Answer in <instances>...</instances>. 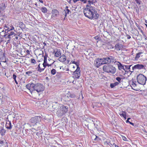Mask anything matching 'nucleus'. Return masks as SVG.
<instances>
[{"label": "nucleus", "instance_id": "nucleus-37", "mask_svg": "<svg viewBox=\"0 0 147 147\" xmlns=\"http://www.w3.org/2000/svg\"><path fill=\"white\" fill-rule=\"evenodd\" d=\"M56 73V71L55 69H53L51 70V74L54 75H55Z\"/></svg>", "mask_w": 147, "mask_h": 147}, {"label": "nucleus", "instance_id": "nucleus-17", "mask_svg": "<svg viewBox=\"0 0 147 147\" xmlns=\"http://www.w3.org/2000/svg\"><path fill=\"white\" fill-rule=\"evenodd\" d=\"M47 54H45V56H44V63L42 64H49V63H47ZM51 61H52V62H53L51 63H50V64H53L55 62V61L53 60H51Z\"/></svg>", "mask_w": 147, "mask_h": 147}, {"label": "nucleus", "instance_id": "nucleus-16", "mask_svg": "<svg viewBox=\"0 0 147 147\" xmlns=\"http://www.w3.org/2000/svg\"><path fill=\"white\" fill-rule=\"evenodd\" d=\"M56 114L58 116L61 117L64 115L65 114V113L64 112H63L61 109L59 108V109L57 111Z\"/></svg>", "mask_w": 147, "mask_h": 147}, {"label": "nucleus", "instance_id": "nucleus-11", "mask_svg": "<svg viewBox=\"0 0 147 147\" xmlns=\"http://www.w3.org/2000/svg\"><path fill=\"white\" fill-rule=\"evenodd\" d=\"M43 65V68L41 67L40 66V65H38L37 68H38V71H39V72H41L42 71H43L45 69V68L47 66H51V65Z\"/></svg>", "mask_w": 147, "mask_h": 147}, {"label": "nucleus", "instance_id": "nucleus-53", "mask_svg": "<svg viewBox=\"0 0 147 147\" xmlns=\"http://www.w3.org/2000/svg\"><path fill=\"white\" fill-rule=\"evenodd\" d=\"M122 114H125V115H126V113L125 111H122Z\"/></svg>", "mask_w": 147, "mask_h": 147}, {"label": "nucleus", "instance_id": "nucleus-63", "mask_svg": "<svg viewBox=\"0 0 147 147\" xmlns=\"http://www.w3.org/2000/svg\"><path fill=\"white\" fill-rule=\"evenodd\" d=\"M1 6H3V7H4L5 6V4L3 3H2Z\"/></svg>", "mask_w": 147, "mask_h": 147}, {"label": "nucleus", "instance_id": "nucleus-15", "mask_svg": "<svg viewBox=\"0 0 147 147\" xmlns=\"http://www.w3.org/2000/svg\"><path fill=\"white\" fill-rule=\"evenodd\" d=\"M53 53L54 54L55 56L56 57H58L61 55V53L60 51L57 49L56 51H54Z\"/></svg>", "mask_w": 147, "mask_h": 147}, {"label": "nucleus", "instance_id": "nucleus-6", "mask_svg": "<svg viewBox=\"0 0 147 147\" xmlns=\"http://www.w3.org/2000/svg\"><path fill=\"white\" fill-rule=\"evenodd\" d=\"M41 118L40 116L34 117L30 119V122L33 124V125L36 124L40 121Z\"/></svg>", "mask_w": 147, "mask_h": 147}, {"label": "nucleus", "instance_id": "nucleus-29", "mask_svg": "<svg viewBox=\"0 0 147 147\" xmlns=\"http://www.w3.org/2000/svg\"><path fill=\"white\" fill-rule=\"evenodd\" d=\"M65 66H63L61 67H60V69H62L63 71L64 70H66V71H69V69L67 67V68Z\"/></svg>", "mask_w": 147, "mask_h": 147}, {"label": "nucleus", "instance_id": "nucleus-18", "mask_svg": "<svg viewBox=\"0 0 147 147\" xmlns=\"http://www.w3.org/2000/svg\"><path fill=\"white\" fill-rule=\"evenodd\" d=\"M52 107L53 109L57 110L59 107V104L57 102H54L53 103Z\"/></svg>", "mask_w": 147, "mask_h": 147}, {"label": "nucleus", "instance_id": "nucleus-42", "mask_svg": "<svg viewBox=\"0 0 147 147\" xmlns=\"http://www.w3.org/2000/svg\"><path fill=\"white\" fill-rule=\"evenodd\" d=\"M121 78L119 77H117L116 78V80L119 83L121 82Z\"/></svg>", "mask_w": 147, "mask_h": 147}, {"label": "nucleus", "instance_id": "nucleus-54", "mask_svg": "<svg viewBox=\"0 0 147 147\" xmlns=\"http://www.w3.org/2000/svg\"><path fill=\"white\" fill-rule=\"evenodd\" d=\"M14 80L15 81L16 83V84H18V83L17 81L16 80V79H14Z\"/></svg>", "mask_w": 147, "mask_h": 147}, {"label": "nucleus", "instance_id": "nucleus-52", "mask_svg": "<svg viewBox=\"0 0 147 147\" xmlns=\"http://www.w3.org/2000/svg\"><path fill=\"white\" fill-rule=\"evenodd\" d=\"M14 28L13 27H12L10 29L8 30V31H11L12 30H14Z\"/></svg>", "mask_w": 147, "mask_h": 147}, {"label": "nucleus", "instance_id": "nucleus-59", "mask_svg": "<svg viewBox=\"0 0 147 147\" xmlns=\"http://www.w3.org/2000/svg\"><path fill=\"white\" fill-rule=\"evenodd\" d=\"M32 131H34V130H36V129H34V128H32Z\"/></svg>", "mask_w": 147, "mask_h": 147}, {"label": "nucleus", "instance_id": "nucleus-38", "mask_svg": "<svg viewBox=\"0 0 147 147\" xmlns=\"http://www.w3.org/2000/svg\"><path fill=\"white\" fill-rule=\"evenodd\" d=\"M56 76L59 78H61L62 76V74L61 73H58L56 75Z\"/></svg>", "mask_w": 147, "mask_h": 147}, {"label": "nucleus", "instance_id": "nucleus-7", "mask_svg": "<svg viewBox=\"0 0 147 147\" xmlns=\"http://www.w3.org/2000/svg\"><path fill=\"white\" fill-rule=\"evenodd\" d=\"M77 67V69L74 72V77L78 79L80 76V70L79 65H76Z\"/></svg>", "mask_w": 147, "mask_h": 147}, {"label": "nucleus", "instance_id": "nucleus-64", "mask_svg": "<svg viewBox=\"0 0 147 147\" xmlns=\"http://www.w3.org/2000/svg\"><path fill=\"white\" fill-rule=\"evenodd\" d=\"M123 117L125 119H126V115H125V117Z\"/></svg>", "mask_w": 147, "mask_h": 147}, {"label": "nucleus", "instance_id": "nucleus-8", "mask_svg": "<svg viewBox=\"0 0 147 147\" xmlns=\"http://www.w3.org/2000/svg\"><path fill=\"white\" fill-rule=\"evenodd\" d=\"M95 3H88L87 5L86 6V8L84 9L87 10H89L92 11H96L95 10V8L94 7Z\"/></svg>", "mask_w": 147, "mask_h": 147}, {"label": "nucleus", "instance_id": "nucleus-41", "mask_svg": "<svg viewBox=\"0 0 147 147\" xmlns=\"http://www.w3.org/2000/svg\"><path fill=\"white\" fill-rule=\"evenodd\" d=\"M31 63L36 64V61L33 59H31Z\"/></svg>", "mask_w": 147, "mask_h": 147}, {"label": "nucleus", "instance_id": "nucleus-60", "mask_svg": "<svg viewBox=\"0 0 147 147\" xmlns=\"http://www.w3.org/2000/svg\"><path fill=\"white\" fill-rule=\"evenodd\" d=\"M126 122L127 123H129L130 122V121H129V120L127 119V120L126 121Z\"/></svg>", "mask_w": 147, "mask_h": 147}, {"label": "nucleus", "instance_id": "nucleus-48", "mask_svg": "<svg viewBox=\"0 0 147 147\" xmlns=\"http://www.w3.org/2000/svg\"><path fill=\"white\" fill-rule=\"evenodd\" d=\"M126 36L127 37V38L128 39H129L131 38L130 36L128 34H127L126 35Z\"/></svg>", "mask_w": 147, "mask_h": 147}, {"label": "nucleus", "instance_id": "nucleus-10", "mask_svg": "<svg viewBox=\"0 0 147 147\" xmlns=\"http://www.w3.org/2000/svg\"><path fill=\"white\" fill-rule=\"evenodd\" d=\"M52 18H56L59 15V11L57 9H53L52 11Z\"/></svg>", "mask_w": 147, "mask_h": 147}, {"label": "nucleus", "instance_id": "nucleus-33", "mask_svg": "<svg viewBox=\"0 0 147 147\" xmlns=\"http://www.w3.org/2000/svg\"><path fill=\"white\" fill-rule=\"evenodd\" d=\"M19 25L20 26V27L21 28H24L25 26V24L22 22H20L19 23Z\"/></svg>", "mask_w": 147, "mask_h": 147}, {"label": "nucleus", "instance_id": "nucleus-50", "mask_svg": "<svg viewBox=\"0 0 147 147\" xmlns=\"http://www.w3.org/2000/svg\"><path fill=\"white\" fill-rule=\"evenodd\" d=\"M94 38L96 40H98L99 39V37L97 36L94 37Z\"/></svg>", "mask_w": 147, "mask_h": 147}, {"label": "nucleus", "instance_id": "nucleus-39", "mask_svg": "<svg viewBox=\"0 0 147 147\" xmlns=\"http://www.w3.org/2000/svg\"><path fill=\"white\" fill-rule=\"evenodd\" d=\"M132 85L133 87H135L136 86V82L134 80H132Z\"/></svg>", "mask_w": 147, "mask_h": 147}, {"label": "nucleus", "instance_id": "nucleus-9", "mask_svg": "<svg viewBox=\"0 0 147 147\" xmlns=\"http://www.w3.org/2000/svg\"><path fill=\"white\" fill-rule=\"evenodd\" d=\"M34 84L32 83H29L27 84L26 87V88L30 90L31 92H32L34 91Z\"/></svg>", "mask_w": 147, "mask_h": 147}, {"label": "nucleus", "instance_id": "nucleus-35", "mask_svg": "<svg viewBox=\"0 0 147 147\" xmlns=\"http://www.w3.org/2000/svg\"><path fill=\"white\" fill-rule=\"evenodd\" d=\"M35 71H28L26 72V74L28 75V76H30V74H32L33 72Z\"/></svg>", "mask_w": 147, "mask_h": 147}, {"label": "nucleus", "instance_id": "nucleus-61", "mask_svg": "<svg viewBox=\"0 0 147 147\" xmlns=\"http://www.w3.org/2000/svg\"><path fill=\"white\" fill-rule=\"evenodd\" d=\"M96 65V67L97 68H98L100 65Z\"/></svg>", "mask_w": 147, "mask_h": 147}, {"label": "nucleus", "instance_id": "nucleus-2", "mask_svg": "<svg viewBox=\"0 0 147 147\" xmlns=\"http://www.w3.org/2000/svg\"><path fill=\"white\" fill-rule=\"evenodd\" d=\"M83 12L85 16L90 19H97L99 16L96 11L84 9Z\"/></svg>", "mask_w": 147, "mask_h": 147}, {"label": "nucleus", "instance_id": "nucleus-5", "mask_svg": "<svg viewBox=\"0 0 147 147\" xmlns=\"http://www.w3.org/2000/svg\"><path fill=\"white\" fill-rule=\"evenodd\" d=\"M34 91L36 90L38 92H42L44 89V86L40 83L34 84Z\"/></svg>", "mask_w": 147, "mask_h": 147}, {"label": "nucleus", "instance_id": "nucleus-44", "mask_svg": "<svg viewBox=\"0 0 147 147\" xmlns=\"http://www.w3.org/2000/svg\"><path fill=\"white\" fill-rule=\"evenodd\" d=\"M15 36H14V37H15V38H13V39L14 40H17L18 39V36H17V35L16 34H15ZM13 37V36H12V37Z\"/></svg>", "mask_w": 147, "mask_h": 147}, {"label": "nucleus", "instance_id": "nucleus-4", "mask_svg": "<svg viewBox=\"0 0 147 147\" xmlns=\"http://www.w3.org/2000/svg\"><path fill=\"white\" fill-rule=\"evenodd\" d=\"M137 79L138 84L143 85L146 84L147 78L143 74H140L138 75L137 77Z\"/></svg>", "mask_w": 147, "mask_h": 147}, {"label": "nucleus", "instance_id": "nucleus-56", "mask_svg": "<svg viewBox=\"0 0 147 147\" xmlns=\"http://www.w3.org/2000/svg\"><path fill=\"white\" fill-rule=\"evenodd\" d=\"M79 0H73V1L74 3H75L77 1H79Z\"/></svg>", "mask_w": 147, "mask_h": 147}, {"label": "nucleus", "instance_id": "nucleus-22", "mask_svg": "<svg viewBox=\"0 0 147 147\" xmlns=\"http://www.w3.org/2000/svg\"><path fill=\"white\" fill-rule=\"evenodd\" d=\"M122 47V45L119 44H116L115 45V48L117 50H120Z\"/></svg>", "mask_w": 147, "mask_h": 147}, {"label": "nucleus", "instance_id": "nucleus-47", "mask_svg": "<svg viewBox=\"0 0 147 147\" xmlns=\"http://www.w3.org/2000/svg\"><path fill=\"white\" fill-rule=\"evenodd\" d=\"M13 78L14 79H16V76L15 74H13Z\"/></svg>", "mask_w": 147, "mask_h": 147}, {"label": "nucleus", "instance_id": "nucleus-51", "mask_svg": "<svg viewBox=\"0 0 147 147\" xmlns=\"http://www.w3.org/2000/svg\"><path fill=\"white\" fill-rule=\"evenodd\" d=\"M120 115L121 116H122L123 117H125V115H125V114H120Z\"/></svg>", "mask_w": 147, "mask_h": 147}, {"label": "nucleus", "instance_id": "nucleus-36", "mask_svg": "<svg viewBox=\"0 0 147 147\" xmlns=\"http://www.w3.org/2000/svg\"><path fill=\"white\" fill-rule=\"evenodd\" d=\"M110 143H111L110 140H107V141L104 142V144H105L110 145L109 144H110Z\"/></svg>", "mask_w": 147, "mask_h": 147}, {"label": "nucleus", "instance_id": "nucleus-19", "mask_svg": "<svg viewBox=\"0 0 147 147\" xmlns=\"http://www.w3.org/2000/svg\"><path fill=\"white\" fill-rule=\"evenodd\" d=\"M66 59V57L65 55H63L61 56L59 58V60L62 62H63L65 61Z\"/></svg>", "mask_w": 147, "mask_h": 147}, {"label": "nucleus", "instance_id": "nucleus-43", "mask_svg": "<svg viewBox=\"0 0 147 147\" xmlns=\"http://www.w3.org/2000/svg\"><path fill=\"white\" fill-rule=\"evenodd\" d=\"M135 1L137 4H138V5H140L141 2L140 0H136Z\"/></svg>", "mask_w": 147, "mask_h": 147}, {"label": "nucleus", "instance_id": "nucleus-30", "mask_svg": "<svg viewBox=\"0 0 147 147\" xmlns=\"http://www.w3.org/2000/svg\"><path fill=\"white\" fill-rule=\"evenodd\" d=\"M142 53V52H139L136 54V56L135 57V59L136 60H137L138 59L140 56V55Z\"/></svg>", "mask_w": 147, "mask_h": 147}, {"label": "nucleus", "instance_id": "nucleus-32", "mask_svg": "<svg viewBox=\"0 0 147 147\" xmlns=\"http://www.w3.org/2000/svg\"><path fill=\"white\" fill-rule=\"evenodd\" d=\"M6 132V130L3 129H1V135L3 136L5 135Z\"/></svg>", "mask_w": 147, "mask_h": 147}, {"label": "nucleus", "instance_id": "nucleus-3", "mask_svg": "<svg viewBox=\"0 0 147 147\" xmlns=\"http://www.w3.org/2000/svg\"><path fill=\"white\" fill-rule=\"evenodd\" d=\"M103 71L107 73L114 74L116 71L115 68L113 67L112 65H105L103 67Z\"/></svg>", "mask_w": 147, "mask_h": 147}, {"label": "nucleus", "instance_id": "nucleus-23", "mask_svg": "<svg viewBox=\"0 0 147 147\" xmlns=\"http://www.w3.org/2000/svg\"><path fill=\"white\" fill-rule=\"evenodd\" d=\"M118 66V68L119 70H122L123 69V70L125 71V70H126V69H125L126 68H125L126 66H125V65H117Z\"/></svg>", "mask_w": 147, "mask_h": 147}, {"label": "nucleus", "instance_id": "nucleus-45", "mask_svg": "<svg viewBox=\"0 0 147 147\" xmlns=\"http://www.w3.org/2000/svg\"><path fill=\"white\" fill-rule=\"evenodd\" d=\"M96 136V137L95 138V139H94L95 140H96L97 141H99V140H100V138Z\"/></svg>", "mask_w": 147, "mask_h": 147}, {"label": "nucleus", "instance_id": "nucleus-62", "mask_svg": "<svg viewBox=\"0 0 147 147\" xmlns=\"http://www.w3.org/2000/svg\"><path fill=\"white\" fill-rule=\"evenodd\" d=\"M43 44L45 46H46V43H45V42H43Z\"/></svg>", "mask_w": 147, "mask_h": 147}, {"label": "nucleus", "instance_id": "nucleus-21", "mask_svg": "<svg viewBox=\"0 0 147 147\" xmlns=\"http://www.w3.org/2000/svg\"><path fill=\"white\" fill-rule=\"evenodd\" d=\"M3 33H4L5 35H3V36H4L6 38L9 39H10L11 38V36H9L8 34H7V32L6 33L5 31H4V30H3L1 32V34H2Z\"/></svg>", "mask_w": 147, "mask_h": 147}, {"label": "nucleus", "instance_id": "nucleus-40", "mask_svg": "<svg viewBox=\"0 0 147 147\" xmlns=\"http://www.w3.org/2000/svg\"><path fill=\"white\" fill-rule=\"evenodd\" d=\"M69 97L71 98H73L76 97V95L74 94H71L69 96Z\"/></svg>", "mask_w": 147, "mask_h": 147}, {"label": "nucleus", "instance_id": "nucleus-49", "mask_svg": "<svg viewBox=\"0 0 147 147\" xmlns=\"http://www.w3.org/2000/svg\"><path fill=\"white\" fill-rule=\"evenodd\" d=\"M26 52L27 53V54H30V51L28 50H27L26 51Z\"/></svg>", "mask_w": 147, "mask_h": 147}, {"label": "nucleus", "instance_id": "nucleus-12", "mask_svg": "<svg viewBox=\"0 0 147 147\" xmlns=\"http://www.w3.org/2000/svg\"><path fill=\"white\" fill-rule=\"evenodd\" d=\"M144 66L143 65H135L132 67V70L138 69H141L144 68Z\"/></svg>", "mask_w": 147, "mask_h": 147}, {"label": "nucleus", "instance_id": "nucleus-58", "mask_svg": "<svg viewBox=\"0 0 147 147\" xmlns=\"http://www.w3.org/2000/svg\"><path fill=\"white\" fill-rule=\"evenodd\" d=\"M39 1L42 3H43V1L42 0H39Z\"/></svg>", "mask_w": 147, "mask_h": 147}, {"label": "nucleus", "instance_id": "nucleus-1", "mask_svg": "<svg viewBox=\"0 0 147 147\" xmlns=\"http://www.w3.org/2000/svg\"><path fill=\"white\" fill-rule=\"evenodd\" d=\"M122 64L116 61L111 57L103 58H98L94 61V64H106L114 63L115 64Z\"/></svg>", "mask_w": 147, "mask_h": 147}, {"label": "nucleus", "instance_id": "nucleus-24", "mask_svg": "<svg viewBox=\"0 0 147 147\" xmlns=\"http://www.w3.org/2000/svg\"><path fill=\"white\" fill-rule=\"evenodd\" d=\"M0 144H3L2 145V146H5L6 145V146H8L7 143L6 142L5 140H0Z\"/></svg>", "mask_w": 147, "mask_h": 147}, {"label": "nucleus", "instance_id": "nucleus-28", "mask_svg": "<svg viewBox=\"0 0 147 147\" xmlns=\"http://www.w3.org/2000/svg\"><path fill=\"white\" fill-rule=\"evenodd\" d=\"M41 10L44 13H46L47 11L46 8L45 7H42L41 8Z\"/></svg>", "mask_w": 147, "mask_h": 147}, {"label": "nucleus", "instance_id": "nucleus-46", "mask_svg": "<svg viewBox=\"0 0 147 147\" xmlns=\"http://www.w3.org/2000/svg\"><path fill=\"white\" fill-rule=\"evenodd\" d=\"M122 139H123V140L125 141H127V138L125 136H122Z\"/></svg>", "mask_w": 147, "mask_h": 147}, {"label": "nucleus", "instance_id": "nucleus-13", "mask_svg": "<svg viewBox=\"0 0 147 147\" xmlns=\"http://www.w3.org/2000/svg\"><path fill=\"white\" fill-rule=\"evenodd\" d=\"M69 64H79L80 63V61L79 60H76L74 59V60H71V61L70 59H68L67 61V63L69 64Z\"/></svg>", "mask_w": 147, "mask_h": 147}, {"label": "nucleus", "instance_id": "nucleus-34", "mask_svg": "<svg viewBox=\"0 0 147 147\" xmlns=\"http://www.w3.org/2000/svg\"><path fill=\"white\" fill-rule=\"evenodd\" d=\"M132 65H125V66H126L125 67L126 69V70H125V71H127L128 70L130 69V67Z\"/></svg>", "mask_w": 147, "mask_h": 147}, {"label": "nucleus", "instance_id": "nucleus-57", "mask_svg": "<svg viewBox=\"0 0 147 147\" xmlns=\"http://www.w3.org/2000/svg\"><path fill=\"white\" fill-rule=\"evenodd\" d=\"M10 40V39H9V40H7V42L6 43L7 44L9 42Z\"/></svg>", "mask_w": 147, "mask_h": 147}, {"label": "nucleus", "instance_id": "nucleus-14", "mask_svg": "<svg viewBox=\"0 0 147 147\" xmlns=\"http://www.w3.org/2000/svg\"><path fill=\"white\" fill-rule=\"evenodd\" d=\"M60 109L65 114L67 111L68 108L67 106L62 105L60 107Z\"/></svg>", "mask_w": 147, "mask_h": 147}, {"label": "nucleus", "instance_id": "nucleus-31", "mask_svg": "<svg viewBox=\"0 0 147 147\" xmlns=\"http://www.w3.org/2000/svg\"><path fill=\"white\" fill-rule=\"evenodd\" d=\"M87 2L88 3H95L97 2L96 0H87Z\"/></svg>", "mask_w": 147, "mask_h": 147}, {"label": "nucleus", "instance_id": "nucleus-55", "mask_svg": "<svg viewBox=\"0 0 147 147\" xmlns=\"http://www.w3.org/2000/svg\"><path fill=\"white\" fill-rule=\"evenodd\" d=\"M129 123L131 124V125H132L134 126V124L133 123L131 122L130 121Z\"/></svg>", "mask_w": 147, "mask_h": 147}, {"label": "nucleus", "instance_id": "nucleus-25", "mask_svg": "<svg viewBox=\"0 0 147 147\" xmlns=\"http://www.w3.org/2000/svg\"><path fill=\"white\" fill-rule=\"evenodd\" d=\"M68 6H66L65 8V17L66 16L67 14H69V12L71 13V12L69 10V9H68Z\"/></svg>", "mask_w": 147, "mask_h": 147}, {"label": "nucleus", "instance_id": "nucleus-27", "mask_svg": "<svg viewBox=\"0 0 147 147\" xmlns=\"http://www.w3.org/2000/svg\"><path fill=\"white\" fill-rule=\"evenodd\" d=\"M119 84V83L116 82L113 83H111L110 84V87L111 88H113L115 86L118 85Z\"/></svg>", "mask_w": 147, "mask_h": 147}, {"label": "nucleus", "instance_id": "nucleus-20", "mask_svg": "<svg viewBox=\"0 0 147 147\" xmlns=\"http://www.w3.org/2000/svg\"><path fill=\"white\" fill-rule=\"evenodd\" d=\"M5 127L7 128L10 129L12 128V127L10 121H8L5 124Z\"/></svg>", "mask_w": 147, "mask_h": 147}, {"label": "nucleus", "instance_id": "nucleus-26", "mask_svg": "<svg viewBox=\"0 0 147 147\" xmlns=\"http://www.w3.org/2000/svg\"><path fill=\"white\" fill-rule=\"evenodd\" d=\"M7 34H9V36H11V37L12 36L14 35V36H15V33L12 31H7Z\"/></svg>", "mask_w": 147, "mask_h": 147}]
</instances>
